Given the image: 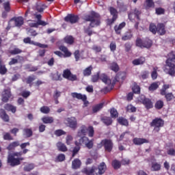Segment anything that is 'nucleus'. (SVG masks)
I'll list each match as a JSON object with an SVG mask.
<instances>
[{
    "label": "nucleus",
    "instance_id": "obj_32",
    "mask_svg": "<svg viewBox=\"0 0 175 175\" xmlns=\"http://www.w3.org/2000/svg\"><path fill=\"white\" fill-rule=\"evenodd\" d=\"M125 25H126V23H125V22H122L118 26L116 25L114 27L115 32L118 35H120L121 33V29H122V28L125 27Z\"/></svg>",
    "mask_w": 175,
    "mask_h": 175
},
{
    "label": "nucleus",
    "instance_id": "obj_31",
    "mask_svg": "<svg viewBox=\"0 0 175 175\" xmlns=\"http://www.w3.org/2000/svg\"><path fill=\"white\" fill-rule=\"evenodd\" d=\"M95 167H92V168H84L82 170V172L87 175H95Z\"/></svg>",
    "mask_w": 175,
    "mask_h": 175
},
{
    "label": "nucleus",
    "instance_id": "obj_1",
    "mask_svg": "<svg viewBox=\"0 0 175 175\" xmlns=\"http://www.w3.org/2000/svg\"><path fill=\"white\" fill-rule=\"evenodd\" d=\"M83 20H85V21H90L89 27L84 29V32L85 33H87L88 36H92L93 32L91 28H95V27L100 25V15L92 11L90 14L85 15Z\"/></svg>",
    "mask_w": 175,
    "mask_h": 175
},
{
    "label": "nucleus",
    "instance_id": "obj_7",
    "mask_svg": "<svg viewBox=\"0 0 175 175\" xmlns=\"http://www.w3.org/2000/svg\"><path fill=\"white\" fill-rule=\"evenodd\" d=\"M79 141L81 146H85L88 150L94 148V139H90L88 137L83 136L79 138Z\"/></svg>",
    "mask_w": 175,
    "mask_h": 175
},
{
    "label": "nucleus",
    "instance_id": "obj_17",
    "mask_svg": "<svg viewBox=\"0 0 175 175\" xmlns=\"http://www.w3.org/2000/svg\"><path fill=\"white\" fill-rule=\"evenodd\" d=\"M88 128L85 125H82L80 130L78 131L77 137H83L87 135Z\"/></svg>",
    "mask_w": 175,
    "mask_h": 175
},
{
    "label": "nucleus",
    "instance_id": "obj_26",
    "mask_svg": "<svg viewBox=\"0 0 175 175\" xmlns=\"http://www.w3.org/2000/svg\"><path fill=\"white\" fill-rule=\"evenodd\" d=\"M81 166V161L79 159H75L72 162V167L75 170L77 169H80V167Z\"/></svg>",
    "mask_w": 175,
    "mask_h": 175
},
{
    "label": "nucleus",
    "instance_id": "obj_18",
    "mask_svg": "<svg viewBox=\"0 0 175 175\" xmlns=\"http://www.w3.org/2000/svg\"><path fill=\"white\" fill-rule=\"evenodd\" d=\"M20 146V141H15L10 143L6 148L8 151H14L17 147Z\"/></svg>",
    "mask_w": 175,
    "mask_h": 175
},
{
    "label": "nucleus",
    "instance_id": "obj_47",
    "mask_svg": "<svg viewBox=\"0 0 175 175\" xmlns=\"http://www.w3.org/2000/svg\"><path fill=\"white\" fill-rule=\"evenodd\" d=\"M34 168H35V165H33V163H30L25 165L23 167V170L24 172H31V170H33Z\"/></svg>",
    "mask_w": 175,
    "mask_h": 175
},
{
    "label": "nucleus",
    "instance_id": "obj_11",
    "mask_svg": "<svg viewBox=\"0 0 175 175\" xmlns=\"http://www.w3.org/2000/svg\"><path fill=\"white\" fill-rule=\"evenodd\" d=\"M12 97V92H10V89H5L1 94V100L4 103H8L9 102V99Z\"/></svg>",
    "mask_w": 175,
    "mask_h": 175
},
{
    "label": "nucleus",
    "instance_id": "obj_61",
    "mask_svg": "<svg viewBox=\"0 0 175 175\" xmlns=\"http://www.w3.org/2000/svg\"><path fill=\"white\" fill-rule=\"evenodd\" d=\"M103 106H105V103H100L93 107V110H100L103 109Z\"/></svg>",
    "mask_w": 175,
    "mask_h": 175
},
{
    "label": "nucleus",
    "instance_id": "obj_4",
    "mask_svg": "<svg viewBox=\"0 0 175 175\" xmlns=\"http://www.w3.org/2000/svg\"><path fill=\"white\" fill-rule=\"evenodd\" d=\"M28 14H31V16H35V18L37 19L36 23H31L29 24V26L31 28H39V25H42V27H46V25H49V23L42 20L41 14H32L31 12V8H28L25 12V17H28Z\"/></svg>",
    "mask_w": 175,
    "mask_h": 175
},
{
    "label": "nucleus",
    "instance_id": "obj_40",
    "mask_svg": "<svg viewBox=\"0 0 175 175\" xmlns=\"http://www.w3.org/2000/svg\"><path fill=\"white\" fill-rule=\"evenodd\" d=\"M111 165H112V167H113L115 170H118V169L121 167V161L118 160H114L112 161Z\"/></svg>",
    "mask_w": 175,
    "mask_h": 175
},
{
    "label": "nucleus",
    "instance_id": "obj_54",
    "mask_svg": "<svg viewBox=\"0 0 175 175\" xmlns=\"http://www.w3.org/2000/svg\"><path fill=\"white\" fill-rule=\"evenodd\" d=\"M54 135H55V136H57V137H59V136L66 135V132L64 131V130L62 129H57L55 131Z\"/></svg>",
    "mask_w": 175,
    "mask_h": 175
},
{
    "label": "nucleus",
    "instance_id": "obj_53",
    "mask_svg": "<svg viewBox=\"0 0 175 175\" xmlns=\"http://www.w3.org/2000/svg\"><path fill=\"white\" fill-rule=\"evenodd\" d=\"M158 70V67L153 68V71L151 73V77L152 80H157L158 77V72H157Z\"/></svg>",
    "mask_w": 175,
    "mask_h": 175
},
{
    "label": "nucleus",
    "instance_id": "obj_41",
    "mask_svg": "<svg viewBox=\"0 0 175 175\" xmlns=\"http://www.w3.org/2000/svg\"><path fill=\"white\" fill-rule=\"evenodd\" d=\"M9 53L11 54V55H17L18 54H21V53H23V50L16 47L12 50L9 51Z\"/></svg>",
    "mask_w": 175,
    "mask_h": 175
},
{
    "label": "nucleus",
    "instance_id": "obj_58",
    "mask_svg": "<svg viewBox=\"0 0 175 175\" xmlns=\"http://www.w3.org/2000/svg\"><path fill=\"white\" fill-rule=\"evenodd\" d=\"M101 121L107 125V126H109L110 125V118L104 116L101 118Z\"/></svg>",
    "mask_w": 175,
    "mask_h": 175
},
{
    "label": "nucleus",
    "instance_id": "obj_49",
    "mask_svg": "<svg viewBox=\"0 0 175 175\" xmlns=\"http://www.w3.org/2000/svg\"><path fill=\"white\" fill-rule=\"evenodd\" d=\"M23 132L27 137H31L33 135V132L31 129H25Z\"/></svg>",
    "mask_w": 175,
    "mask_h": 175
},
{
    "label": "nucleus",
    "instance_id": "obj_36",
    "mask_svg": "<svg viewBox=\"0 0 175 175\" xmlns=\"http://www.w3.org/2000/svg\"><path fill=\"white\" fill-rule=\"evenodd\" d=\"M8 73V68L5 64H2V59L0 58V75H6Z\"/></svg>",
    "mask_w": 175,
    "mask_h": 175
},
{
    "label": "nucleus",
    "instance_id": "obj_22",
    "mask_svg": "<svg viewBox=\"0 0 175 175\" xmlns=\"http://www.w3.org/2000/svg\"><path fill=\"white\" fill-rule=\"evenodd\" d=\"M117 122L120 125H122L123 126H129V122L128 121V119L122 116L118 118Z\"/></svg>",
    "mask_w": 175,
    "mask_h": 175
},
{
    "label": "nucleus",
    "instance_id": "obj_13",
    "mask_svg": "<svg viewBox=\"0 0 175 175\" xmlns=\"http://www.w3.org/2000/svg\"><path fill=\"white\" fill-rule=\"evenodd\" d=\"M68 126L72 129H76L77 128V120L75 117L68 118L67 119Z\"/></svg>",
    "mask_w": 175,
    "mask_h": 175
},
{
    "label": "nucleus",
    "instance_id": "obj_29",
    "mask_svg": "<svg viewBox=\"0 0 175 175\" xmlns=\"http://www.w3.org/2000/svg\"><path fill=\"white\" fill-rule=\"evenodd\" d=\"M101 144L105 147V151L110 152V139H103Z\"/></svg>",
    "mask_w": 175,
    "mask_h": 175
},
{
    "label": "nucleus",
    "instance_id": "obj_38",
    "mask_svg": "<svg viewBox=\"0 0 175 175\" xmlns=\"http://www.w3.org/2000/svg\"><path fill=\"white\" fill-rule=\"evenodd\" d=\"M0 117L3 120V121H4V122H9V116L7 115L5 111H1L0 112Z\"/></svg>",
    "mask_w": 175,
    "mask_h": 175
},
{
    "label": "nucleus",
    "instance_id": "obj_57",
    "mask_svg": "<svg viewBox=\"0 0 175 175\" xmlns=\"http://www.w3.org/2000/svg\"><path fill=\"white\" fill-rule=\"evenodd\" d=\"M159 85L157 83H152L148 88L149 91H155L158 90Z\"/></svg>",
    "mask_w": 175,
    "mask_h": 175
},
{
    "label": "nucleus",
    "instance_id": "obj_39",
    "mask_svg": "<svg viewBox=\"0 0 175 175\" xmlns=\"http://www.w3.org/2000/svg\"><path fill=\"white\" fill-rule=\"evenodd\" d=\"M100 80L105 84H107V81H110V78L105 73H103L100 75Z\"/></svg>",
    "mask_w": 175,
    "mask_h": 175
},
{
    "label": "nucleus",
    "instance_id": "obj_60",
    "mask_svg": "<svg viewBox=\"0 0 175 175\" xmlns=\"http://www.w3.org/2000/svg\"><path fill=\"white\" fill-rule=\"evenodd\" d=\"M65 161V154H59L56 158V162H64Z\"/></svg>",
    "mask_w": 175,
    "mask_h": 175
},
{
    "label": "nucleus",
    "instance_id": "obj_44",
    "mask_svg": "<svg viewBox=\"0 0 175 175\" xmlns=\"http://www.w3.org/2000/svg\"><path fill=\"white\" fill-rule=\"evenodd\" d=\"M158 29V25H155L154 23H150L149 26V31L152 32L154 35L157 33V31Z\"/></svg>",
    "mask_w": 175,
    "mask_h": 175
},
{
    "label": "nucleus",
    "instance_id": "obj_45",
    "mask_svg": "<svg viewBox=\"0 0 175 175\" xmlns=\"http://www.w3.org/2000/svg\"><path fill=\"white\" fill-rule=\"evenodd\" d=\"M100 76V72H96V75H94L92 76L91 81L92 83H98V80H99Z\"/></svg>",
    "mask_w": 175,
    "mask_h": 175
},
{
    "label": "nucleus",
    "instance_id": "obj_23",
    "mask_svg": "<svg viewBox=\"0 0 175 175\" xmlns=\"http://www.w3.org/2000/svg\"><path fill=\"white\" fill-rule=\"evenodd\" d=\"M12 20H14L16 27H21V25H24V18H23L22 16L13 18Z\"/></svg>",
    "mask_w": 175,
    "mask_h": 175
},
{
    "label": "nucleus",
    "instance_id": "obj_59",
    "mask_svg": "<svg viewBox=\"0 0 175 175\" xmlns=\"http://www.w3.org/2000/svg\"><path fill=\"white\" fill-rule=\"evenodd\" d=\"M30 96H31V92L29 91L25 90L21 93V96H23V98H25V99H27V98H28Z\"/></svg>",
    "mask_w": 175,
    "mask_h": 175
},
{
    "label": "nucleus",
    "instance_id": "obj_46",
    "mask_svg": "<svg viewBox=\"0 0 175 175\" xmlns=\"http://www.w3.org/2000/svg\"><path fill=\"white\" fill-rule=\"evenodd\" d=\"M111 69L113 70V72H115V73H117V72H118V70H120V66H118V64L116 62H113L111 64Z\"/></svg>",
    "mask_w": 175,
    "mask_h": 175
},
{
    "label": "nucleus",
    "instance_id": "obj_9",
    "mask_svg": "<svg viewBox=\"0 0 175 175\" xmlns=\"http://www.w3.org/2000/svg\"><path fill=\"white\" fill-rule=\"evenodd\" d=\"M63 77L70 81H76L77 80V76L72 74V72L69 69H66L63 71Z\"/></svg>",
    "mask_w": 175,
    "mask_h": 175
},
{
    "label": "nucleus",
    "instance_id": "obj_20",
    "mask_svg": "<svg viewBox=\"0 0 175 175\" xmlns=\"http://www.w3.org/2000/svg\"><path fill=\"white\" fill-rule=\"evenodd\" d=\"M50 77L53 81H62V77L58 71L55 73H51Z\"/></svg>",
    "mask_w": 175,
    "mask_h": 175
},
{
    "label": "nucleus",
    "instance_id": "obj_34",
    "mask_svg": "<svg viewBox=\"0 0 175 175\" xmlns=\"http://www.w3.org/2000/svg\"><path fill=\"white\" fill-rule=\"evenodd\" d=\"M41 120L44 124H53V122H54V118L49 116L42 117L41 118Z\"/></svg>",
    "mask_w": 175,
    "mask_h": 175
},
{
    "label": "nucleus",
    "instance_id": "obj_21",
    "mask_svg": "<svg viewBox=\"0 0 175 175\" xmlns=\"http://www.w3.org/2000/svg\"><path fill=\"white\" fill-rule=\"evenodd\" d=\"M59 49L62 51L64 54V57L66 58H68L69 57H72V52L69 51V49H68V47L62 45L59 47Z\"/></svg>",
    "mask_w": 175,
    "mask_h": 175
},
{
    "label": "nucleus",
    "instance_id": "obj_27",
    "mask_svg": "<svg viewBox=\"0 0 175 175\" xmlns=\"http://www.w3.org/2000/svg\"><path fill=\"white\" fill-rule=\"evenodd\" d=\"M94 69V68H92V66H89L88 67H87L86 68H85L83 70V75L85 77H88L90 76H91V75H92V70Z\"/></svg>",
    "mask_w": 175,
    "mask_h": 175
},
{
    "label": "nucleus",
    "instance_id": "obj_6",
    "mask_svg": "<svg viewBox=\"0 0 175 175\" xmlns=\"http://www.w3.org/2000/svg\"><path fill=\"white\" fill-rule=\"evenodd\" d=\"M150 126H154V131L155 132H159L161 128L165 125V121L161 118H155L150 124Z\"/></svg>",
    "mask_w": 175,
    "mask_h": 175
},
{
    "label": "nucleus",
    "instance_id": "obj_35",
    "mask_svg": "<svg viewBox=\"0 0 175 175\" xmlns=\"http://www.w3.org/2000/svg\"><path fill=\"white\" fill-rule=\"evenodd\" d=\"M36 80L35 75H30L26 78V83L29 85V87H32V83Z\"/></svg>",
    "mask_w": 175,
    "mask_h": 175
},
{
    "label": "nucleus",
    "instance_id": "obj_5",
    "mask_svg": "<svg viewBox=\"0 0 175 175\" xmlns=\"http://www.w3.org/2000/svg\"><path fill=\"white\" fill-rule=\"evenodd\" d=\"M135 45L137 47H139L140 49H151L152 46V40L148 38L144 40L140 38H137L135 40Z\"/></svg>",
    "mask_w": 175,
    "mask_h": 175
},
{
    "label": "nucleus",
    "instance_id": "obj_48",
    "mask_svg": "<svg viewBox=\"0 0 175 175\" xmlns=\"http://www.w3.org/2000/svg\"><path fill=\"white\" fill-rule=\"evenodd\" d=\"M35 9L39 13H43V12L44 11V8H43V5H41L39 3H36V6H35Z\"/></svg>",
    "mask_w": 175,
    "mask_h": 175
},
{
    "label": "nucleus",
    "instance_id": "obj_15",
    "mask_svg": "<svg viewBox=\"0 0 175 175\" xmlns=\"http://www.w3.org/2000/svg\"><path fill=\"white\" fill-rule=\"evenodd\" d=\"M106 164H105V163H101L99 165L98 167L96 168L95 167V170L96 172L98 171V172H96V175H102L103 174V173H105V172H106Z\"/></svg>",
    "mask_w": 175,
    "mask_h": 175
},
{
    "label": "nucleus",
    "instance_id": "obj_10",
    "mask_svg": "<svg viewBox=\"0 0 175 175\" xmlns=\"http://www.w3.org/2000/svg\"><path fill=\"white\" fill-rule=\"evenodd\" d=\"M80 20V18L77 15L74 14H68L65 18L64 21L66 23H70V24H76Z\"/></svg>",
    "mask_w": 175,
    "mask_h": 175
},
{
    "label": "nucleus",
    "instance_id": "obj_33",
    "mask_svg": "<svg viewBox=\"0 0 175 175\" xmlns=\"http://www.w3.org/2000/svg\"><path fill=\"white\" fill-rule=\"evenodd\" d=\"M64 43H66V44L72 45L73 43H75V38L72 36H66L64 38Z\"/></svg>",
    "mask_w": 175,
    "mask_h": 175
},
{
    "label": "nucleus",
    "instance_id": "obj_24",
    "mask_svg": "<svg viewBox=\"0 0 175 175\" xmlns=\"http://www.w3.org/2000/svg\"><path fill=\"white\" fill-rule=\"evenodd\" d=\"M71 96L80 100H85V99H87V96L85 94L83 95L81 93L73 92L71 94Z\"/></svg>",
    "mask_w": 175,
    "mask_h": 175
},
{
    "label": "nucleus",
    "instance_id": "obj_37",
    "mask_svg": "<svg viewBox=\"0 0 175 175\" xmlns=\"http://www.w3.org/2000/svg\"><path fill=\"white\" fill-rule=\"evenodd\" d=\"M151 170L152 172H159L161 170V164L157 162L152 163Z\"/></svg>",
    "mask_w": 175,
    "mask_h": 175
},
{
    "label": "nucleus",
    "instance_id": "obj_8",
    "mask_svg": "<svg viewBox=\"0 0 175 175\" xmlns=\"http://www.w3.org/2000/svg\"><path fill=\"white\" fill-rule=\"evenodd\" d=\"M139 100L144 105L145 107L148 110L150 109H152L154 107V105H152V101H151V99L146 98V96L141 95L139 97Z\"/></svg>",
    "mask_w": 175,
    "mask_h": 175
},
{
    "label": "nucleus",
    "instance_id": "obj_55",
    "mask_svg": "<svg viewBox=\"0 0 175 175\" xmlns=\"http://www.w3.org/2000/svg\"><path fill=\"white\" fill-rule=\"evenodd\" d=\"M132 36H133L132 33L127 32L122 37V40H131V39H132Z\"/></svg>",
    "mask_w": 175,
    "mask_h": 175
},
{
    "label": "nucleus",
    "instance_id": "obj_14",
    "mask_svg": "<svg viewBox=\"0 0 175 175\" xmlns=\"http://www.w3.org/2000/svg\"><path fill=\"white\" fill-rule=\"evenodd\" d=\"M75 144L76 146L74 147L72 150V158H75V157H76V155L79 154V151H80L81 148V147H80V146H81V144H80V141H75Z\"/></svg>",
    "mask_w": 175,
    "mask_h": 175
},
{
    "label": "nucleus",
    "instance_id": "obj_63",
    "mask_svg": "<svg viewBox=\"0 0 175 175\" xmlns=\"http://www.w3.org/2000/svg\"><path fill=\"white\" fill-rule=\"evenodd\" d=\"M132 90L134 94H140V86L137 85H134Z\"/></svg>",
    "mask_w": 175,
    "mask_h": 175
},
{
    "label": "nucleus",
    "instance_id": "obj_25",
    "mask_svg": "<svg viewBox=\"0 0 175 175\" xmlns=\"http://www.w3.org/2000/svg\"><path fill=\"white\" fill-rule=\"evenodd\" d=\"M16 58L17 59L12 58L11 61L9 62L8 65H16V64H18V61H24V57L23 56L17 55Z\"/></svg>",
    "mask_w": 175,
    "mask_h": 175
},
{
    "label": "nucleus",
    "instance_id": "obj_2",
    "mask_svg": "<svg viewBox=\"0 0 175 175\" xmlns=\"http://www.w3.org/2000/svg\"><path fill=\"white\" fill-rule=\"evenodd\" d=\"M166 75L174 77L175 76V51H172L167 54L165 64L163 68Z\"/></svg>",
    "mask_w": 175,
    "mask_h": 175
},
{
    "label": "nucleus",
    "instance_id": "obj_50",
    "mask_svg": "<svg viewBox=\"0 0 175 175\" xmlns=\"http://www.w3.org/2000/svg\"><path fill=\"white\" fill-rule=\"evenodd\" d=\"M146 9H150V8H155V3L154 0H146Z\"/></svg>",
    "mask_w": 175,
    "mask_h": 175
},
{
    "label": "nucleus",
    "instance_id": "obj_43",
    "mask_svg": "<svg viewBox=\"0 0 175 175\" xmlns=\"http://www.w3.org/2000/svg\"><path fill=\"white\" fill-rule=\"evenodd\" d=\"M87 133L89 137H94V135H95V130H94V126H89L88 127Z\"/></svg>",
    "mask_w": 175,
    "mask_h": 175
},
{
    "label": "nucleus",
    "instance_id": "obj_52",
    "mask_svg": "<svg viewBox=\"0 0 175 175\" xmlns=\"http://www.w3.org/2000/svg\"><path fill=\"white\" fill-rule=\"evenodd\" d=\"M3 140H13V137L12 136V135H10V133H3Z\"/></svg>",
    "mask_w": 175,
    "mask_h": 175
},
{
    "label": "nucleus",
    "instance_id": "obj_3",
    "mask_svg": "<svg viewBox=\"0 0 175 175\" xmlns=\"http://www.w3.org/2000/svg\"><path fill=\"white\" fill-rule=\"evenodd\" d=\"M29 150L27 148L23 149V151L21 152H14L11 154H9L8 157L7 162L12 167H14V166H18V165H21V161H24V157H21L23 154H25Z\"/></svg>",
    "mask_w": 175,
    "mask_h": 175
},
{
    "label": "nucleus",
    "instance_id": "obj_56",
    "mask_svg": "<svg viewBox=\"0 0 175 175\" xmlns=\"http://www.w3.org/2000/svg\"><path fill=\"white\" fill-rule=\"evenodd\" d=\"M154 107L158 110H160V109H162L163 107V102L161 100H157L155 103Z\"/></svg>",
    "mask_w": 175,
    "mask_h": 175
},
{
    "label": "nucleus",
    "instance_id": "obj_30",
    "mask_svg": "<svg viewBox=\"0 0 175 175\" xmlns=\"http://www.w3.org/2000/svg\"><path fill=\"white\" fill-rule=\"evenodd\" d=\"M56 146L59 151H61L62 152H66V151H68V148L65 144H63L62 142H57Z\"/></svg>",
    "mask_w": 175,
    "mask_h": 175
},
{
    "label": "nucleus",
    "instance_id": "obj_12",
    "mask_svg": "<svg viewBox=\"0 0 175 175\" xmlns=\"http://www.w3.org/2000/svg\"><path fill=\"white\" fill-rule=\"evenodd\" d=\"M133 143L135 146H142V144L150 143V141L146 138L135 137L133 139Z\"/></svg>",
    "mask_w": 175,
    "mask_h": 175
},
{
    "label": "nucleus",
    "instance_id": "obj_51",
    "mask_svg": "<svg viewBox=\"0 0 175 175\" xmlns=\"http://www.w3.org/2000/svg\"><path fill=\"white\" fill-rule=\"evenodd\" d=\"M170 88V85L167 84H165L163 85L162 89L160 90L161 95H166V90H169Z\"/></svg>",
    "mask_w": 175,
    "mask_h": 175
},
{
    "label": "nucleus",
    "instance_id": "obj_28",
    "mask_svg": "<svg viewBox=\"0 0 175 175\" xmlns=\"http://www.w3.org/2000/svg\"><path fill=\"white\" fill-rule=\"evenodd\" d=\"M146 62V57H140L138 59H135L133 61V65H143Z\"/></svg>",
    "mask_w": 175,
    "mask_h": 175
},
{
    "label": "nucleus",
    "instance_id": "obj_42",
    "mask_svg": "<svg viewBox=\"0 0 175 175\" xmlns=\"http://www.w3.org/2000/svg\"><path fill=\"white\" fill-rule=\"evenodd\" d=\"M163 96H165L167 102H172V100L174 99V95L172 92L165 93V94L163 95Z\"/></svg>",
    "mask_w": 175,
    "mask_h": 175
},
{
    "label": "nucleus",
    "instance_id": "obj_64",
    "mask_svg": "<svg viewBox=\"0 0 175 175\" xmlns=\"http://www.w3.org/2000/svg\"><path fill=\"white\" fill-rule=\"evenodd\" d=\"M74 56H75L76 62L79 61L80 60V51L79 50H76L74 52Z\"/></svg>",
    "mask_w": 175,
    "mask_h": 175
},
{
    "label": "nucleus",
    "instance_id": "obj_62",
    "mask_svg": "<svg viewBox=\"0 0 175 175\" xmlns=\"http://www.w3.org/2000/svg\"><path fill=\"white\" fill-rule=\"evenodd\" d=\"M4 109L5 110H16V107L13 106L12 105L7 103L5 105Z\"/></svg>",
    "mask_w": 175,
    "mask_h": 175
},
{
    "label": "nucleus",
    "instance_id": "obj_19",
    "mask_svg": "<svg viewBox=\"0 0 175 175\" xmlns=\"http://www.w3.org/2000/svg\"><path fill=\"white\" fill-rule=\"evenodd\" d=\"M157 32H158L159 34L161 35V36L165 35V33H166V29H165V24L158 23Z\"/></svg>",
    "mask_w": 175,
    "mask_h": 175
},
{
    "label": "nucleus",
    "instance_id": "obj_16",
    "mask_svg": "<svg viewBox=\"0 0 175 175\" xmlns=\"http://www.w3.org/2000/svg\"><path fill=\"white\" fill-rule=\"evenodd\" d=\"M110 13H111V16H112L110 23L111 24H113V23H114L116 20L118 18V11H117V10H116L114 8L111 7Z\"/></svg>",
    "mask_w": 175,
    "mask_h": 175
}]
</instances>
